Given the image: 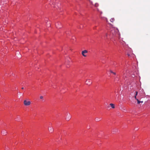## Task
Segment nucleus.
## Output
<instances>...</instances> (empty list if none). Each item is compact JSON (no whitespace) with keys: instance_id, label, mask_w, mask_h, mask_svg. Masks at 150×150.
I'll return each instance as SVG.
<instances>
[{"instance_id":"8","label":"nucleus","mask_w":150,"mask_h":150,"mask_svg":"<svg viewBox=\"0 0 150 150\" xmlns=\"http://www.w3.org/2000/svg\"><path fill=\"white\" fill-rule=\"evenodd\" d=\"M98 6V4H96L95 5V6L96 7H97Z\"/></svg>"},{"instance_id":"4","label":"nucleus","mask_w":150,"mask_h":150,"mask_svg":"<svg viewBox=\"0 0 150 150\" xmlns=\"http://www.w3.org/2000/svg\"><path fill=\"white\" fill-rule=\"evenodd\" d=\"M110 105L112 107V108H115V105L113 104L110 103Z\"/></svg>"},{"instance_id":"5","label":"nucleus","mask_w":150,"mask_h":150,"mask_svg":"<svg viewBox=\"0 0 150 150\" xmlns=\"http://www.w3.org/2000/svg\"><path fill=\"white\" fill-rule=\"evenodd\" d=\"M137 103L139 104H140V103H143V101H139L138 99H137Z\"/></svg>"},{"instance_id":"7","label":"nucleus","mask_w":150,"mask_h":150,"mask_svg":"<svg viewBox=\"0 0 150 150\" xmlns=\"http://www.w3.org/2000/svg\"><path fill=\"white\" fill-rule=\"evenodd\" d=\"M114 20H115L114 18H112L110 19V21L112 22H113Z\"/></svg>"},{"instance_id":"1","label":"nucleus","mask_w":150,"mask_h":150,"mask_svg":"<svg viewBox=\"0 0 150 150\" xmlns=\"http://www.w3.org/2000/svg\"><path fill=\"white\" fill-rule=\"evenodd\" d=\"M104 37L105 38H119L120 34L118 29L115 28H111L110 32V33H105Z\"/></svg>"},{"instance_id":"10","label":"nucleus","mask_w":150,"mask_h":150,"mask_svg":"<svg viewBox=\"0 0 150 150\" xmlns=\"http://www.w3.org/2000/svg\"><path fill=\"white\" fill-rule=\"evenodd\" d=\"M43 98V96H41L40 97V98L41 99H42Z\"/></svg>"},{"instance_id":"14","label":"nucleus","mask_w":150,"mask_h":150,"mask_svg":"<svg viewBox=\"0 0 150 150\" xmlns=\"http://www.w3.org/2000/svg\"><path fill=\"white\" fill-rule=\"evenodd\" d=\"M3 134L4 135H5V133H4H4H3Z\"/></svg>"},{"instance_id":"13","label":"nucleus","mask_w":150,"mask_h":150,"mask_svg":"<svg viewBox=\"0 0 150 150\" xmlns=\"http://www.w3.org/2000/svg\"><path fill=\"white\" fill-rule=\"evenodd\" d=\"M21 88L22 89H24V88L23 87H22Z\"/></svg>"},{"instance_id":"12","label":"nucleus","mask_w":150,"mask_h":150,"mask_svg":"<svg viewBox=\"0 0 150 150\" xmlns=\"http://www.w3.org/2000/svg\"><path fill=\"white\" fill-rule=\"evenodd\" d=\"M95 120L97 121H98V120L97 118H96L95 119Z\"/></svg>"},{"instance_id":"9","label":"nucleus","mask_w":150,"mask_h":150,"mask_svg":"<svg viewBox=\"0 0 150 150\" xmlns=\"http://www.w3.org/2000/svg\"><path fill=\"white\" fill-rule=\"evenodd\" d=\"M138 92L137 91H136V93H135V96H137V94H138Z\"/></svg>"},{"instance_id":"3","label":"nucleus","mask_w":150,"mask_h":150,"mask_svg":"<svg viewBox=\"0 0 150 150\" xmlns=\"http://www.w3.org/2000/svg\"><path fill=\"white\" fill-rule=\"evenodd\" d=\"M88 52L86 50H84L82 51L81 54L84 57H86L87 56V54L88 53Z\"/></svg>"},{"instance_id":"6","label":"nucleus","mask_w":150,"mask_h":150,"mask_svg":"<svg viewBox=\"0 0 150 150\" xmlns=\"http://www.w3.org/2000/svg\"><path fill=\"white\" fill-rule=\"evenodd\" d=\"M110 72L111 73H112L113 74H114V75H115L116 74H115V73L114 72H113L111 70H110Z\"/></svg>"},{"instance_id":"11","label":"nucleus","mask_w":150,"mask_h":150,"mask_svg":"<svg viewBox=\"0 0 150 150\" xmlns=\"http://www.w3.org/2000/svg\"><path fill=\"white\" fill-rule=\"evenodd\" d=\"M134 98L137 100V98L136 96H135Z\"/></svg>"},{"instance_id":"2","label":"nucleus","mask_w":150,"mask_h":150,"mask_svg":"<svg viewBox=\"0 0 150 150\" xmlns=\"http://www.w3.org/2000/svg\"><path fill=\"white\" fill-rule=\"evenodd\" d=\"M23 103L25 106H29L31 104V102L28 100H25L23 101Z\"/></svg>"}]
</instances>
